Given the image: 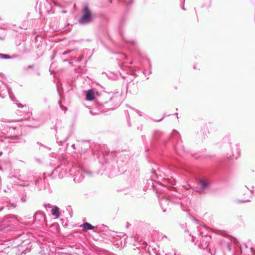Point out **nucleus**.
Segmentation results:
<instances>
[{"mask_svg": "<svg viewBox=\"0 0 255 255\" xmlns=\"http://www.w3.org/2000/svg\"><path fill=\"white\" fill-rule=\"evenodd\" d=\"M93 13L87 5H85L82 10V16L79 20L81 24L90 22L93 19Z\"/></svg>", "mask_w": 255, "mask_h": 255, "instance_id": "nucleus-1", "label": "nucleus"}, {"mask_svg": "<svg viewBox=\"0 0 255 255\" xmlns=\"http://www.w3.org/2000/svg\"><path fill=\"white\" fill-rule=\"evenodd\" d=\"M95 96L94 92L93 90H88L86 95V100L88 101H92L95 99Z\"/></svg>", "mask_w": 255, "mask_h": 255, "instance_id": "nucleus-2", "label": "nucleus"}, {"mask_svg": "<svg viewBox=\"0 0 255 255\" xmlns=\"http://www.w3.org/2000/svg\"><path fill=\"white\" fill-rule=\"evenodd\" d=\"M52 214L55 216L56 218L59 216V208L57 207H54L51 210Z\"/></svg>", "mask_w": 255, "mask_h": 255, "instance_id": "nucleus-3", "label": "nucleus"}, {"mask_svg": "<svg viewBox=\"0 0 255 255\" xmlns=\"http://www.w3.org/2000/svg\"><path fill=\"white\" fill-rule=\"evenodd\" d=\"M82 227L83 229L85 231L93 229L94 228V227L88 223H85L82 225Z\"/></svg>", "mask_w": 255, "mask_h": 255, "instance_id": "nucleus-4", "label": "nucleus"}, {"mask_svg": "<svg viewBox=\"0 0 255 255\" xmlns=\"http://www.w3.org/2000/svg\"><path fill=\"white\" fill-rule=\"evenodd\" d=\"M199 184L203 188H207L209 185L208 182L206 180H201Z\"/></svg>", "mask_w": 255, "mask_h": 255, "instance_id": "nucleus-5", "label": "nucleus"}, {"mask_svg": "<svg viewBox=\"0 0 255 255\" xmlns=\"http://www.w3.org/2000/svg\"><path fill=\"white\" fill-rule=\"evenodd\" d=\"M0 58L3 59H9L10 58V57L8 55L0 53Z\"/></svg>", "mask_w": 255, "mask_h": 255, "instance_id": "nucleus-6", "label": "nucleus"}, {"mask_svg": "<svg viewBox=\"0 0 255 255\" xmlns=\"http://www.w3.org/2000/svg\"><path fill=\"white\" fill-rule=\"evenodd\" d=\"M34 67L33 65L29 66L28 68H33Z\"/></svg>", "mask_w": 255, "mask_h": 255, "instance_id": "nucleus-7", "label": "nucleus"}]
</instances>
